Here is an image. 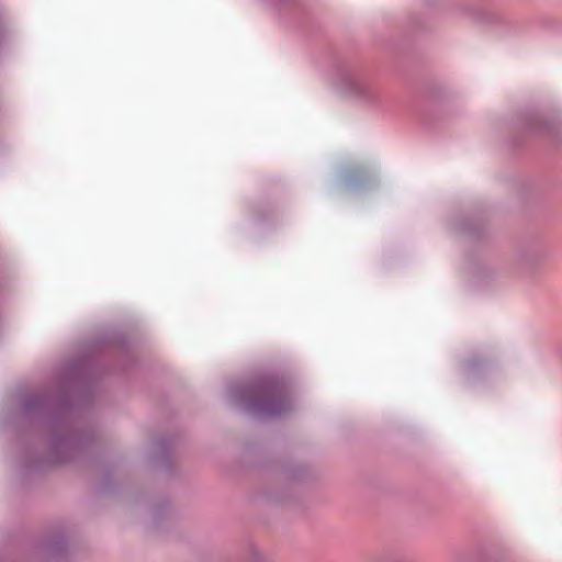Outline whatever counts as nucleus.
Instances as JSON below:
<instances>
[{"instance_id": "nucleus-1", "label": "nucleus", "mask_w": 562, "mask_h": 562, "mask_svg": "<svg viewBox=\"0 0 562 562\" xmlns=\"http://www.w3.org/2000/svg\"><path fill=\"white\" fill-rule=\"evenodd\" d=\"M283 398L278 396L260 393L255 396L254 409L267 415H279L284 411Z\"/></svg>"}]
</instances>
